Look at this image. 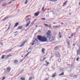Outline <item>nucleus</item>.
Returning <instances> with one entry per match:
<instances>
[{"label": "nucleus", "instance_id": "obj_1", "mask_svg": "<svg viewBox=\"0 0 80 80\" xmlns=\"http://www.w3.org/2000/svg\"><path fill=\"white\" fill-rule=\"evenodd\" d=\"M37 38L39 40L41 41V42H45L47 41V37L43 36H38L37 37Z\"/></svg>", "mask_w": 80, "mask_h": 80}, {"label": "nucleus", "instance_id": "obj_2", "mask_svg": "<svg viewBox=\"0 0 80 80\" xmlns=\"http://www.w3.org/2000/svg\"><path fill=\"white\" fill-rule=\"evenodd\" d=\"M47 37V38H49V40L50 42H52V41H53V36H50L51 35V31H50L49 30L46 33Z\"/></svg>", "mask_w": 80, "mask_h": 80}, {"label": "nucleus", "instance_id": "obj_3", "mask_svg": "<svg viewBox=\"0 0 80 80\" xmlns=\"http://www.w3.org/2000/svg\"><path fill=\"white\" fill-rule=\"evenodd\" d=\"M77 55H80V50L79 49L77 50Z\"/></svg>", "mask_w": 80, "mask_h": 80}, {"label": "nucleus", "instance_id": "obj_4", "mask_svg": "<svg viewBox=\"0 0 80 80\" xmlns=\"http://www.w3.org/2000/svg\"><path fill=\"white\" fill-rule=\"evenodd\" d=\"M11 70V68H10V67H8L7 68V72H9Z\"/></svg>", "mask_w": 80, "mask_h": 80}, {"label": "nucleus", "instance_id": "obj_5", "mask_svg": "<svg viewBox=\"0 0 80 80\" xmlns=\"http://www.w3.org/2000/svg\"><path fill=\"white\" fill-rule=\"evenodd\" d=\"M39 12H37V13H36L34 14V16H35V17H37L38 16V15H39Z\"/></svg>", "mask_w": 80, "mask_h": 80}, {"label": "nucleus", "instance_id": "obj_6", "mask_svg": "<svg viewBox=\"0 0 80 80\" xmlns=\"http://www.w3.org/2000/svg\"><path fill=\"white\" fill-rule=\"evenodd\" d=\"M25 42H24L20 46V47H23V46H24V45L25 44Z\"/></svg>", "mask_w": 80, "mask_h": 80}, {"label": "nucleus", "instance_id": "obj_7", "mask_svg": "<svg viewBox=\"0 0 80 80\" xmlns=\"http://www.w3.org/2000/svg\"><path fill=\"white\" fill-rule=\"evenodd\" d=\"M44 25H45V26H46V27H48V26L49 27V28H51V25H48L47 24H44Z\"/></svg>", "mask_w": 80, "mask_h": 80}, {"label": "nucleus", "instance_id": "obj_8", "mask_svg": "<svg viewBox=\"0 0 80 80\" xmlns=\"http://www.w3.org/2000/svg\"><path fill=\"white\" fill-rule=\"evenodd\" d=\"M56 74H57V73H56L53 74L52 75V77L53 78H54V77H55V76H56Z\"/></svg>", "mask_w": 80, "mask_h": 80}, {"label": "nucleus", "instance_id": "obj_9", "mask_svg": "<svg viewBox=\"0 0 80 80\" xmlns=\"http://www.w3.org/2000/svg\"><path fill=\"white\" fill-rule=\"evenodd\" d=\"M42 52L43 53H45V49L42 48Z\"/></svg>", "mask_w": 80, "mask_h": 80}, {"label": "nucleus", "instance_id": "obj_10", "mask_svg": "<svg viewBox=\"0 0 80 80\" xmlns=\"http://www.w3.org/2000/svg\"><path fill=\"white\" fill-rule=\"evenodd\" d=\"M18 61L17 60H16L14 61L13 63H18Z\"/></svg>", "mask_w": 80, "mask_h": 80}, {"label": "nucleus", "instance_id": "obj_11", "mask_svg": "<svg viewBox=\"0 0 80 80\" xmlns=\"http://www.w3.org/2000/svg\"><path fill=\"white\" fill-rule=\"evenodd\" d=\"M30 21H29V23H27V24L26 25V27H28V25H29L30 24Z\"/></svg>", "mask_w": 80, "mask_h": 80}, {"label": "nucleus", "instance_id": "obj_12", "mask_svg": "<svg viewBox=\"0 0 80 80\" xmlns=\"http://www.w3.org/2000/svg\"><path fill=\"white\" fill-rule=\"evenodd\" d=\"M37 20V19H34L33 21L32 22V24H33V23H34L35 22V21H36Z\"/></svg>", "mask_w": 80, "mask_h": 80}, {"label": "nucleus", "instance_id": "obj_13", "mask_svg": "<svg viewBox=\"0 0 80 80\" xmlns=\"http://www.w3.org/2000/svg\"><path fill=\"white\" fill-rule=\"evenodd\" d=\"M18 25V22L16 23L15 25H14V27H16L17 26V25Z\"/></svg>", "mask_w": 80, "mask_h": 80}, {"label": "nucleus", "instance_id": "obj_14", "mask_svg": "<svg viewBox=\"0 0 80 80\" xmlns=\"http://www.w3.org/2000/svg\"><path fill=\"white\" fill-rule=\"evenodd\" d=\"M59 36L60 38H62V35H61V33H60V32H59Z\"/></svg>", "mask_w": 80, "mask_h": 80}, {"label": "nucleus", "instance_id": "obj_15", "mask_svg": "<svg viewBox=\"0 0 80 80\" xmlns=\"http://www.w3.org/2000/svg\"><path fill=\"white\" fill-rule=\"evenodd\" d=\"M59 48H58V46H57V47H56L55 48V50H58V49Z\"/></svg>", "mask_w": 80, "mask_h": 80}, {"label": "nucleus", "instance_id": "obj_16", "mask_svg": "<svg viewBox=\"0 0 80 80\" xmlns=\"http://www.w3.org/2000/svg\"><path fill=\"white\" fill-rule=\"evenodd\" d=\"M64 75V72H62L59 75V76H62Z\"/></svg>", "mask_w": 80, "mask_h": 80}, {"label": "nucleus", "instance_id": "obj_17", "mask_svg": "<svg viewBox=\"0 0 80 80\" xmlns=\"http://www.w3.org/2000/svg\"><path fill=\"white\" fill-rule=\"evenodd\" d=\"M57 56L58 57H60V53H58L57 54H56Z\"/></svg>", "mask_w": 80, "mask_h": 80}, {"label": "nucleus", "instance_id": "obj_18", "mask_svg": "<svg viewBox=\"0 0 80 80\" xmlns=\"http://www.w3.org/2000/svg\"><path fill=\"white\" fill-rule=\"evenodd\" d=\"M6 5H7V3H4L2 4V7H4V6H6Z\"/></svg>", "mask_w": 80, "mask_h": 80}, {"label": "nucleus", "instance_id": "obj_19", "mask_svg": "<svg viewBox=\"0 0 80 80\" xmlns=\"http://www.w3.org/2000/svg\"><path fill=\"white\" fill-rule=\"evenodd\" d=\"M31 19L29 18H27L26 20V21H29V20H30Z\"/></svg>", "mask_w": 80, "mask_h": 80}, {"label": "nucleus", "instance_id": "obj_20", "mask_svg": "<svg viewBox=\"0 0 80 80\" xmlns=\"http://www.w3.org/2000/svg\"><path fill=\"white\" fill-rule=\"evenodd\" d=\"M20 79H21V80H25V79L24 78H23L22 77Z\"/></svg>", "mask_w": 80, "mask_h": 80}, {"label": "nucleus", "instance_id": "obj_21", "mask_svg": "<svg viewBox=\"0 0 80 80\" xmlns=\"http://www.w3.org/2000/svg\"><path fill=\"white\" fill-rule=\"evenodd\" d=\"M58 0H50V1H51V2H56Z\"/></svg>", "mask_w": 80, "mask_h": 80}, {"label": "nucleus", "instance_id": "obj_22", "mask_svg": "<svg viewBox=\"0 0 80 80\" xmlns=\"http://www.w3.org/2000/svg\"><path fill=\"white\" fill-rule=\"evenodd\" d=\"M30 52H28V53L25 55L26 57H27V56L28 55V54H29V53H30Z\"/></svg>", "mask_w": 80, "mask_h": 80}, {"label": "nucleus", "instance_id": "obj_23", "mask_svg": "<svg viewBox=\"0 0 80 80\" xmlns=\"http://www.w3.org/2000/svg\"><path fill=\"white\" fill-rule=\"evenodd\" d=\"M4 57H5V55H3L2 56L1 58H4Z\"/></svg>", "mask_w": 80, "mask_h": 80}, {"label": "nucleus", "instance_id": "obj_24", "mask_svg": "<svg viewBox=\"0 0 80 80\" xmlns=\"http://www.w3.org/2000/svg\"><path fill=\"white\" fill-rule=\"evenodd\" d=\"M22 28V27L21 26L18 28V29H21V28Z\"/></svg>", "mask_w": 80, "mask_h": 80}, {"label": "nucleus", "instance_id": "obj_25", "mask_svg": "<svg viewBox=\"0 0 80 80\" xmlns=\"http://www.w3.org/2000/svg\"><path fill=\"white\" fill-rule=\"evenodd\" d=\"M27 1H28V0H26V1L25 2V4H27V3H28Z\"/></svg>", "mask_w": 80, "mask_h": 80}, {"label": "nucleus", "instance_id": "obj_26", "mask_svg": "<svg viewBox=\"0 0 80 80\" xmlns=\"http://www.w3.org/2000/svg\"><path fill=\"white\" fill-rule=\"evenodd\" d=\"M58 61H59V62H61V59H58Z\"/></svg>", "mask_w": 80, "mask_h": 80}, {"label": "nucleus", "instance_id": "obj_27", "mask_svg": "<svg viewBox=\"0 0 80 80\" xmlns=\"http://www.w3.org/2000/svg\"><path fill=\"white\" fill-rule=\"evenodd\" d=\"M5 18H5L3 19L2 21H5V20H6V19H5Z\"/></svg>", "mask_w": 80, "mask_h": 80}, {"label": "nucleus", "instance_id": "obj_28", "mask_svg": "<svg viewBox=\"0 0 80 80\" xmlns=\"http://www.w3.org/2000/svg\"><path fill=\"white\" fill-rule=\"evenodd\" d=\"M12 57V55H9L8 56V57Z\"/></svg>", "mask_w": 80, "mask_h": 80}, {"label": "nucleus", "instance_id": "obj_29", "mask_svg": "<svg viewBox=\"0 0 80 80\" xmlns=\"http://www.w3.org/2000/svg\"><path fill=\"white\" fill-rule=\"evenodd\" d=\"M67 43H68V45H70V42H67Z\"/></svg>", "mask_w": 80, "mask_h": 80}, {"label": "nucleus", "instance_id": "obj_30", "mask_svg": "<svg viewBox=\"0 0 80 80\" xmlns=\"http://www.w3.org/2000/svg\"><path fill=\"white\" fill-rule=\"evenodd\" d=\"M32 77H30L29 78V80H32Z\"/></svg>", "mask_w": 80, "mask_h": 80}, {"label": "nucleus", "instance_id": "obj_31", "mask_svg": "<svg viewBox=\"0 0 80 80\" xmlns=\"http://www.w3.org/2000/svg\"><path fill=\"white\" fill-rule=\"evenodd\" d=\"M78 60H79V57H78L76 59L77 61H78Z\"/></svg>", "mask_w": 80, "mask_h": 80}, {"label": "nucleus", "instance_id": "obj_32", "mask_svg": "<svg viewBox=\"0 0 80 80\" xmlns=\"http://www.w3.org/2000/svg\"><path fill=\"white\" fill-rule=\"evenodd\" d=\"M74 77L75 78H77V76L76 75L74 76Z\"/></svg>", "mask_w": 80, "mask_h": 80}, {"label": "nucleus", "instance_id": "obj_33", "mask_svg": "<svg viewBox=\"0 0 80 80\" xmlns=\"http://www.w3.org/2000/svg\"><path fill=\"white\" fill-rule=\"evenodd\" d=\"M41 20H45V18H42Z\"/></svg>", "mask_w": 80, "mask_h": 80}, {"label": "nucleus", "instance_id": "obj_34", "mask_svg": "<svg viewBox=\"0 0 80 80\" xmlns=\"http://www.w3.org/2000/svg\"><path fill=\"white\" fill-rule=\"evenodd\" d=\"M44 7H43L42 8V10H44Z\"/></svg>", "mask_w": 80, "mask_h": 80}, {"label": "nucleus", "instance_id": "obj_35", "mask_svg": "<svg viewBox=\"0 0 80 80\" xmlns=\"http://www.w3.org/2000/svg\"><path fill=\"white\" fill-rule=\"evenodd\" d=\"M2 78H3V79H2V80H4V79H5V77H3Z\"/></svg>", "mask_w": 80, "mask_h": 80}, {"label": "nucleus", "instance_id": "obj_36", "mask_svg": "<svg viewBox=\"0 0 80 80\" xmlns=\"http://www.w3.org/2000/svg\"><path fill=\"white\" fill-rule=\"evenodd\" d=\"M3 0H0V3H1L2 2H3Z\"/></svg>", "mask_w": 80, "mask_h": 80}, {"label": "nucleus", "instance_id": "obj_37", "mask_svg": "<svg viewBox=\"0 0 80 80\" xmlns=\"http://www.w3.org/2000/svg\"><path fill=\"white\" fill-rule=\"evenodd\" d=\"M71 37H73V34H71Z\"/></svg>", "mask_w": 80, "mask_h": 80}, {"label": "nucleus", "instance_id": "obj_38", "mask_svg": "<svg viewBox=\"0 0 80 80\" xmlns=\"http://www.w3.org/2000/svg\"><path fill=\"white\" fill-rule=\"evenodd\" d=\"M12 1H11V2H9L8 3L9 4L10 3H12Z\"/></svg>", "mask_w": 80, "mask_h": 80}, {"label": "nucleus", "instance_id": "obj_39", "mask_svg": "<svg viewBox=\"0 0 80 80\" xmlns=\"http://www.w3.org/2000/svg\"><path fill=\"white\" fill-rule=\"evenodd\" d=\"M9 29H10L9 28H8L7 30L6 31V32H7V31H8V30H9Z\"/></svg>", "mask_w": 80, "mask_h": 80}, {"label": "nucleus", "instance_id": "obj_40", "mask_svg": "<svg viewBox=\"0 0 80 80\" xmlns=\"http://www.w3.org/2000/svg\"><path fill=\"white\" fill-rule=\"evenodd\" d=\"M17 32H18V31H16L15 32H14V33H17Z\"/></svg>", "mask_w": 80, "mask_h": 80}, {"label": "nucleus", "instance_id": "obj_41", "mask_svg": "<svg viewBox=\"0 0 80 80\" xmlns=\"http://www.w3.org/2000/svg\"><path fill=\"white\" fill-rule=\"evenodd\" d=\"M66 4V3H65L63 5V6H64Z\"/></svg>", "mask_w": 80, "mask_h": 80}, {"label": "nucleus", "instance_id": "obj_42", "mask_svg": "<svg viewBox=\"0 0 80 80\" xmlns=\"http://www.w3.org/2000/svg\"><path fill=\"white\" fill-rule=\"evenodd\" d=\"M47 65H48V64H49V62H47Z\"/></svg>", "mask_w": 80, "mask_h": 80}, {"label": "nucleus", "instance_id": "obj_43", "mask_svg": "<svg viewBox=\"0 0 80 80\" xmlns=\"http://www.w3.org/2000/svg\"><path fill=\"white\" fill-rule=\"evenodd\" d=\"M5 18V19H6V20H7V19H8V17H6V18Z\"/></svg>", "mask_w": 80, "mask_h": 80}, {"label": "nucleus", "instance_id": "obj_44", "mask_svg": "<svg viewBox=\"0 0 80 80\" xmlns=\"http://www.w3.org/2000/svg\"><path fill=\"white\" fill-rule=\"evenodd\" d=\"M45 60V58H44L43 60L44 61V60Z\"/></svg>", "mask_w": 80, "mask_h": 80}, {"label": "nucleus", "instance_id": "obj_45", "mask_svg": "<svg viewBox=\"0 0 80 80\" xmlns=\"http://www.w3.org/2000/svg\"><path fill=\"white\" fill-rule=\"evenodd\" d=\"M13 1H15V0H12V1H11L12 2H13Z\"/></svg>", "mask_w": 80, "mask_h": 80}, {"label": "nucleus", "instance_id": "obj_46", "mask_svg": "<svg viewBox=\"0 0 80 80\" xmlns=\"http://www.w3.org/2000/svg\"><path fill=\"white\" fill-rule=\"evenodd\" d=\"M25 59V58L24 59H23L22 60V61H23V60H24V59Z\"/></svg>", "mask_w": 80, "mask_h": 80}, {"label": "nucleus", "instance_id": "obj_47", "mask_svg": "<svg viewBox=\"0 0 80 80\" xmlns=\"http://www.w3.org/2000/svg\"><path fill=\"white\" fill-rule=\"evenodd\" d=\"M25 59V58L24 59H23L22 60V61H23V60H24V59Z\"/></svg>", "mask_w": 80, "mask_h": 80}, {"label": "nucleus", "instance_id": "obj_48", "mask_svg": "<svg viewBox=\"0 0 80 80\" xmlns=\"http://www.w3.org/2000/svg\"><path fill=\"white\" fill-rule=\"evenodd\" d=\"M34 45V43L33 42V43H32V45Z\"/></svg>", "mask_w": 80, "mask_h": 80}, {"label": "nucleus", "instance_id": "obj_49", "mask_svg": "<svg viewBox=\"0 0 80 80\" xmlns=\"http://www.w3.org/2000/svg\"><path fill=\"white\" fill-rule=\"evenodd\" d=\"M35 41H33V43H35Z\"/></svg>", "mask_w": 80, "mask_h": 80}, {"label": "nucleus", "instance_id": "obj_50", "mask_svg": "<svg viewBox=\"0 0 80 80\" xmlns=\"http://www.w3.org/2000/svg\"><path fill=\"white\" fill-rule=\"evenodd\" d=\"M79 49L80 50V46L79 47Z\"/></svg>", "mask_w": 80, "mask_h": 80}, {"label": "nucleus", "instance_id": "obj_51", "mask_svg": "<svg viewBox=\"0 0 80 80\" xmlns=\"http://www.w3.org/2000/svg\"><path fill=\"white\" fill-rule=\"evenodd\" d=\"M55 27L56 28L58 27V26H55Z\"/></svg>", "mask_w": 80, "mask_h": 80}, {"label": "nucleus", "instance_id": "obj_52", "mask_svg": "<svg viewBox=\"0 0 80 80\" xmlns=\"http://www.w3.org/2000/svg\"><path fill=\"white\" fill-rule=\"evenodd\" d=\"M35 40H36V41H37V39H36Z\"/></svg>", "mask_w": 80, "mask_h": 80}, {"label": "nucleus", "instance_id": "obj_53", "mask_svg": "<svg viewBox=\"0 0 80 80\" xmlns=\"http://www.w3.org/2000/svg\"><path fill=\"white\" fill-rule=\"evenodd\" d=\"M6 0H3V1H5Z\"/></svg>", "mask_w": 80, "mask_h": 80}, {"label": "nucleus", "instance_id": "obj_54", "mask_svg": "<svg viewBox=\"0 0 80 80\" xmlns=\"http://www.w3.org/2000/svg\"><path fill=\"white\" fill-rule=\"evenodd\" d=\"M45 62H46V63H47L48 62H47V61H46Z\"/></svg>", "mask_w": 80, "mask_h": 80}, {"label": "nucleus", "instance_id": "obj_55", "mask_svg": "<svg viewBox=\"0 0 80 80\" xmlns=\"http://www.w3.org/2000/svg\"><path fill=\"white\" fill-rule=\"evenodd\" d=\"M67 1H66L65 3H67Z\"/></svg>", "mask_w": 80, "mask_h": 80}, {"label": "nucleus", "instance_id": "obj_56", "mask_svg": "<svg viewBox=\"0 0 80 80\" xmlns=\"http://www.w3.org/2000/svg\"><path fill=\"white\" fill-rule=\"evenodd\" d=\"M71 38V37H69V38Z\"/></svg>", "mask_w": 80, "mask_h": 80}, {"label": "nucleus", "instance_id": "obj_57", "mask_svg": "<svg viewBox=\"0 0 80 80\" xmlns=\"http://www.w3.org/2000/svg\"><path fill=\"white\" fill-rule=\"evenodd\" d=\"M53 27V28H55V26H54Z\"/></svg>", "mask_w": 80, "mask_h": 80}, {"label": "nucleus", "instance_id": "obj_58", "mask_svg": "<svg viewBox=\"0 0 80 80\" xmlns=\"http://www.w3.org/2000/svg\"><path fill=\"white\" fill-rule=\"evenodd\" d=\"M22 62V61L21 60V61L20 62Z\"/></svg>", "mask_w": 80, "mask_h": 80}, {"label": "nucleus", "instance_id": "obj_59", "mask_svg": "<svg viewBox=\"0 0 80 80\" xmlns=\"http://www.w3.org/2000/svg\"><path fill=\"white\" fill-rule=\"evenodd\" d=\"M22 58H23V56H22Z\"/></svg>", "mask_w": 80, "mask_h": 80}, {"label": "nucleus", "instance_id": "obj_60", "mask_svg": "<svg viewBox=\"0 0 80 80\" xmlns=\"http://www.w3.org/2000/svg\"><path fill=\"white\" fill-rule=\"evenodd\" d=\"M10 27L9 26L8 28H9V29H10Z\"/></svg>", "mask_w": 80, "mask_h": 80}, {"label": "nucleus", "instance_id": "obj_61", "mask_svg": "<svg viewBox=\"0 0 80 80\" xmlns=\"http://www.w3.org/2000/svg\"><path fill=\"white\" fill-rule=\"evenodd\" d=\"M79 5H80V3H79Z\"/></svg>", "mask_w": 80, "mask_h": 80}, {"label": "nucleus", "instance_id": "obj_62", "mask_svg": "<svg viewBox=\"0 0 80 80\" xmlns=\"http://www.w3.org/2000/svg\"><path fill=\"white\" fill-rule=\"evenodd\" d=\"M9 27H10V25H9Z\"/></svg>", "mask_w": 80, "mask_h": 80}, {"label": "nucleus", "instance_id": "obj_63", "mask_svg": "<svg viewBox=\"0 0 80 80\" xmlns=\"http://www.w3.org/2000/svg\"><path fill=\"white\" fill-rule=\"evenodd\" d=\"M6 26H8V25H6Z\"/></svg>", "mask_w": 80, "mask_h": 80}, {"label": "nucleus", "instance_id": "obj_64", "mask_svg": "<svg viewBox=\"0 0 80 80\" xmlns=\"http://www.w3.org/2000/svg\"><path fill=\"white\" fill-rule=\"evenodd\" d=\"M40 32L39 31H38V32Z\"/></svg>", "mask_w": 80, "mask_h": 80}]
</instances>
